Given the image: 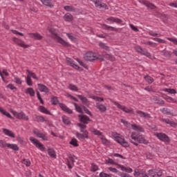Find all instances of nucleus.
<instances>
[{
	"label": "nucleus",
	"mask_w": 177,
	"mask_h": 177,
	"mask_svg": "<svg viewBox=\"0 0 177 177\" xmlns=\"http://www.w3.org/2000/svg\"><path fill=\"white\" fill-rule=\"evenodd\" d=\"M48 30L52 35L53 39H55V41H57V42L61 44L62 46H65L66 48H68V46H70L68 42L64 41L63 38L59 37V35L57 34V30L55 29L54 28H48Z\"/></svg>",
	"instance_id": "obj_1"
},
{
	"label": "nucleus",
	"mask_w": 177,
	"mask_h": 177,
	"mask_svg": "<svg viewBox=\"0 0 177 177\" xmlns=\"http://www.w3.org/2000/svg\"><path fill=\"white\" fill-rule=\"evenodd\" d=\"M30 140L36 147H37V149H40L41 151H45V150H46L44 145L40 143L39 140H37L34 137H30Z\"/></svg>",
	"instance_id": "obj_2"
},
{
	"label": "nucleus",
	"mask_w": 177,
	"mask_h": 177,
	"mask_svg": "<svg viewBox=\"0 0 177 177\" xmlns=\"http://www.w3.org/2000/svg\"><path fill=\"white\" fill-rule=\"evenodd\" d=\"M155 136H156L159 140H161V142H164L165 143H170L171 142L169 137L164 133H157L155 134Z\"/></svg>",
	"instance_id": "obj_3"
},
{
	"label": "nucleus",
	"mask_w": 177,
	"mask_h": 177,
	"mask_svg": "<svg viewBox=\"0 0 177 177\" xmlns=\"http://www.w3.org/2000/svg\"><path fill=\"white\" fill-rule=\"evenodd\" d=\"M84 60L86 62H95L96 60V54L93 53V52H87L86 53L84 57Z\"/></svg>",
	"instance_id": "obj_4"
},
{
	"label": "nucleus",
	"mask_w": 177,
	"mask_h": 177,
	"mask_svg": "<svg viewBox=\"0 0 177 177\" xmlns=\"http://www.w3.org/2000/svg\"><path fill=\"white\" fill-rule=\"evenodd\" d=\"M83 133L77 132L76 133V137L79 140H85V139H88L89 136H88V131L85 130L84 131H82Z\"/></svg>",
	"instance_id": "obj_5"
},
{
	"label": "nucleus",
	"mask_w": 177,
	"mask_h": 177,
	"mask_svg": "<svg viewBox=\"0 0 177 177\" xmlns=\"http://www.w3.org/2000/svg\"><path fill=\"white\" fill-rule=\"evenodd\" d=\"M33 133L35 135L37 138H39L40 139H42L43 140H48V137L41 131L38 130V129H35L33 130Z\"/></svg>",
	"instance_id": "obj_6"
},
{
	"label": "nucleus",
	"mask_w": 177,
	"mask_h": 177,
	"mask_svg": "<svg viewBox=\"0 0 177 177\" xmlns=\"http://www.w3.org/2000/svg\"><path fill=\"white\" fill-rule=\"evenodd\" d=\"M78 117L80 118V122L84 125L88 124V121H92V120H91V118H89V117H88L86 115H79Z\"/></svg>",
	"instance_id": "obj_7"
},
{
	"label": "nucleus",
	"mask_w": 177,
	"mask_h": 177,
	"mask_svg": "<svg viewBox=\"0 0 177 177\" xmlns=\"http://www.w3.org/2000/svg\"><path fill=\"white\" fill-rule=\"evenodd\" d=\"M113 104H114L115 106H117L118 109H120V110H122L124 113H127V114H129V113H131V111H132L131 110H130L129 109H128L125 106L121 105L120 103H118L117 102H113Z\"/></svg>",
	"instance_id": "obj_8"
},
{
	"label": "nucleus",
	"mask_w": 177,
	"mask_h": 177,
	"mask_svg": "<svg viewBox=\"0 0 177 177\" xmlns=\"http://www.w3.org/2000/svg\"><path fill=\"white\" fill-rule=\"evenodd\" d=\"M134 176L136 177H149L147 176V173H146V170H138L135 169L134 171Z\"/></svg>",
	"instance_id": "obj_9"
},
{
	"label": "nucleus",
	"mask_w": 177,
	"mask_h": 177,
	"mask_svg": "<svg viewBox=\"0 0 177 177\" xmlns=\"http://www.w3.org/2000/svg\"><path fill=\"white\" fill-rule=\"evenodd\" d=\"M115 140L119 145H121L123 147H129V143L125 140L124 138L118 137L115 138Z\"/></svg>",
	"instance_id": "obj_10"
},
{
	"label": "nucleus",
	"mask_w": 177,
	"mask_h": 177,
	"mask_svg": "<svg viewBox=\"0 0 177 177\" xmlns=\"http://www.w3.org/2000/svg\"><path fill=\"white\" fill-rule=\"evenodd\" d=\"M12 39L15 44H17L19 45V46H21V48H24V49L30 47L29 45L24 44V41H23L16 37H14Z\"/></svg>",
	"instance_id": "obj_11"
},
{
	"label": "nucleus",
	"mask_w": 177,
	"mask_h": 177,
	"mask_svg": "<svg viewBox=\"0 0 177 177\" xmlns=\"http://www.w3.org/2000/svg\"><path fill=\"white\" fill-rule=\"evenodd\" d=\"M95 4V8H99V9H102V8H106V3H102V0H91Z\"/></svg>",
	"instance_id": "obj_12"
},
{
	"label": "nucleus",
	"mask_w": 177,
	"mask_h": 177,
	"mask_svg": "<svg viewBox=\"0 0 177 177\" xmlns=\"http://www.w3.org/2000/svg\"><path fill=\"white\" fill-rule=\"evenodd\" d=\"M162 122H165V124H168L170 125V127H172L173 128H177V123L167 118V119H162Z\"/></svg>",
	"instance_id": "obj_13"
},
{
	"label": "nucleus",
	"mask_w": 177,
	"mask_h": 177,
	"mask_svg": "<svg viewBox=\"0 0 177 177\" xmlns=\"http://www.w3.org/2000/svg\"><path fill=\"white\" fill-rule=\"evenodd\" d=\"M38 89L40 92H44V93H49V88L45 86V84H38Z\"/></svg>",
	"instance_id": "obj_14"
},
{
	"label": "nucleus",
	"mask_w": 177,
	"mask_h": 177,
	"mask_svg": "<svg viewBox=\"0 0 177 177\" xmlns=\"http://www.w3.org/2000/svg\"><path fill=\"white\" fill-rule=\"evenodd\" d=\"M60 109L63 110V111H65L66 113H68V114H73V110L70 109L67 107V106L63 103H59Z\"/></svg>",
	"instance_id": "obj_15"
},
{
	"label": "nucleus",
	"mask_w": 177,
	"mask_h": 177,
	"mask_svg": "<svg viewBox=\"0 0 177 177\" xmlns=\"http://www.w3.org/2000/svg\"><path fill=\"white\" fill-rule=\"evenodd\" d=\"M95 107L101 112L106 113L107 111V107L102 104L96 103Z\"/></svg>",
	"instance_id": "obj_16"
},
{
	"label": "nucleus",
	"mask_w": 177,
	"mask_h": 177,
	"mask_svg": "<svg viewBox=\"0 0 177 177\" xmlns=\"http://www.w3.org/2000/svg\"><path fill=\"white\" fill-rule=\"evenodd\" d=\"M117 168H120L121 171H124V172H127V174H131V172H133V170L131 167H125V166L122 165H118Z\"/></svg>",
	"instance_id": "obj_17"
},
{
	"label": "nucleus",
	"mask_w": 177,
	"mask_h": 177,
	"mask_svg": "<svg viewBox=\"0 0 177 177\" xmlns=\"http://www.w3.org/2000/svg\"><path fill=\"white\" fill-rule=\"evenodd\" d=\"M102 56L106 59V60H110L111 62H114V60H115V57H114L111 54L107 53V52H104L102 53Z\"/></svg>",
	"instance_id": "obj_18"
},
{
	"label": "nucleus",
	"mask_w": 177,
	"mask_h": 177,
	"mask_svg": "<svg viewBox=\"0 0 177 177\" xmlns=\"http://www.w3.org/2000/svg\"><path fill=\"white\" fill-rule=\"evenodd\" d=\"M3 133L6 136H10V138H15V133L8 129H2Z\"/></svg>",
	"instance_id": "obj_19"
},
{
	"label": "nucleus",
	"mask_w": 177,
	"mask_h": 177,
	"mask_svg": "<svg viewBox=\"0 0 177 177\" xmlns=\"http://www.w3.org/2000/svg\"><path fill=\"white\" fill-rule=\"evenodd\" d=\"M39 111L41 113H43L44 114H48V115H52V113L50 111L48 110L45 106H39L38 108Z\"/></svg>",
	"instance_id": "obj_20"
},
{
	"label": "nucleus",
	"mask_w": 177,
	"mask_h": 177,
	"mask_svg": "<svg viewBox=\"0 0 177 177\" xmlns=\"http://www.w3.org/2000/svg\"><path fill=\"white\" fill-rule=\"evenodd\" d=\"M7 147L8 149H11L12 150H14V151H19L20 150V148L16 144L8 143L7 144Z\"/></svg>",
	"instance_id": "obj_21"
},
{
	"label": "nucleus",
	"mask_w": 177,
	"mask_h": 177,
	"mask_svg": "<svg viewBox=\"0 0 177 177\" xmlns=\"http://www.w3.org/2000/svg\"><path fill=\"white\" fill-rule=\"evenodd\" d=\"M153 100L156 103V104H165V102L162 99L160 98V97L153 96Z\"/></svg>",
	"instance_id": "obj_22"
},
{
	"label": "nucleus",
	"mask_w": 177,
	"mask_h": 177,
	"mask_svg": "<svg viewBox=\"0 0 177 177\" xmlns=\"http://www.w3.org/2000/svg\"><path fill=\"white\" fill-rule=\"evenodd\" d=\"M138 142L143 145H149V140H146L144 137L142 136H138Z\"/></svg>",
	"instance_id": "obj_23"
},
{
	"label": "nucleus",
	"mask_w": 177,
	"mask_h": 177,
	"mask_svg": "<svg viewBox=\"0 0 177 177\" xmlns=\"http://www.w3.org/2000/svg\"><path fill=\"white\" fill-rule=\"evenodd\" d=\"M18 120H24V121H28V116L26 115V113L24 112L21 111L18 113V118H17Z\"/></svg>",
	"instance_id": "obj_24"
},
{
	"label": "nucleus",
	"mask_w": 177,
	"mask_h": 177,
	"mask_svg": "<svg viewBox=\"0 0 177 177\" xmlns=\"http://www.w3.org/2000/svg\"><path fill=\"white\" fill-rule=\"evenodd\" d=\"M77 97H79L80 99L82 104H84L85 106H87V104L89 103L88 98H86V97H84L82 95H77Z\"/></svg>",
	"instance_id": "obj_25"
},
{
	"label": "nucleus",
	"mask_w": 177,
	"mask_h": 177,
	"mask_svg": "<svg viewBox=\"0 0 177 177\" xmlns=\"http://www.w3.org/2000/svg\"><path fill=\"white\" fill-rule=\"evenodd\" d=\"M137 114H139L140 117H144V118H151L150 114L145 113L142 111H136Z\"/></svg>",
	"instance_id": "obj_26"
},
{
	"label": "nucleus",
	"mask_w": 177,
	"mask_h": 177,
	"mask_svg": "<svg viewBox=\"0 0 177 177\" xmlns=\"http://www.w3.org/2000/svg\"><path fill=\"white\" fill-rule=\"evenodd\" d=\"M48 154L51 158H56V151L55 149L50 148L48 149Z\"/></svg>",
	"instance_id": "obj_27"
},
{
	"label": "nucleus",
	"mask_w": 177,
	"mask_h": 177,
	"mask_svg": "<svg viewBox=\"0 0 177 177\" xmlns=\"http://www.w3.org/2000/svg\"><path fill=\"white\" fill-rule=\"evenodd\" d=\"M45 6H48V8H53V4H52V0H40Z\"/></svg>",
	"instance_id": "obj_28"
},
{
	"label": "nucleus",
	"mask_w": 177,
	"mask_h": 177,
	"mask_svg": "<svg viewBox=\"0 0 177 177\" xmlns=\"http://www.w3.org/2000/svg\"><path fill=\"white\" fill-rule=\"evenodd\" d=\"M144 5H145V6H147L150 10L156 9V6L151 3H149V1H144Z\"/></svg>",
	"instance_id": "obj_29"
},
{
	"label": "nucleus",
	"mask_w": 177,
	"mask_h": 177,
	"mask_svg": "<svg viewBox=\"0 0 177 177\" xmlns=\"http://www.w3.org/2000/svg\"><path fill=\"white\" fill-rule=\"evenodd\" d=\"M30 35H32V38H34V39H38L39 41H40L43 38L42 35H41L38 32L30 33Z\"/></svg>",
	"instance_id": "obj_30"
},
{
	"label": "nucleus",
	"mask_w": 177,
	"mask_h": 177,
	"mask_svg": "<svg viewBox=\"0 0 177 177\" xmlns=\"http://www.w3.org/2000/svg\"><path fill=\"white\" fill-rule=\"evenodd\" d=\"M103 27L104 28V30H110L111 31H115V32H117V31H118V29H117V28L113 27V26H110L109 25L106 24H102Z\"/></svg>",
	"instance_id": "obj_31"
},
{
	"label": "nucleus",
	"mask_w": 177,
	"mask_h": 177,
	"mask_svg": "<svg viewBox=\"0 0 177 177\" xmlns=\"http://www.w3.org/2000/svg\"><path fill=\"white\" fill-rule=\"evenodd\" d=\"M25 93L30 95V96H35V91L32 88H28L26 90Z\"/></svg>",
	"instance_id": "obj_32"
},
{
	"label": "nucleus",
	"mask_w": 177,
	"mask_h": 177,
	"mask_svg": "<svg viewBox=\"0 0 177 177\" xmlns=\"http://www.w3.org/2000/svg\"><path fill=\"white\" fill-rule=\"evenodd\" d=\"M62 122L65 124V125H70L71 124V122L70 121V118L64 115L62 117Z\"/></svg>",
	"instance_id": "obj_33"
},
{
	"label": "nucleus",
	"mask_w": 177,
	"mask_h": 177,
	"mask_svg": "<svg viewBox=\"0 0 177 177\" xmlns=\"http://www.w3.org/2000/svg\"><path fill=\"white\" fill-rule=\"evenodd\" d=\"M35 117L37 122H45V121H46V120H45V118H44V116L35 115Z\"/></svg>",
	"instance_id": "obj_34"
},
{
	"label": "nucleus",
	"mask_w": 177,
	"mask_h": 177,
	"mask_svg": "<svg viewBox=\"0 0 177 177\" xmlns=\"http://www.w3.org/2000/svg\"><path fill=\"white\" fill-rule=\"evenodd\" d=\"M65 21H73V15L71 14L67 13L64 16Z\"/></svg>",
	"instance_id": "obj_35"
},
{
	"label": "nucleus",
	"mask_w": 177,
	"mask_h": 177,
	"mask_svg": "<svg viewBox=\"0 0 177 177\" xmlns=\"http://www.w3.org/2000/svg\"><path fill=\"white\" fill-rule=\"evenodd\" d=\"M26 72L28 73V75H30V77H32V78H33L34 80H36L37 81H38L39 80L38 78V77H37V75H35V73L31 72L30 70L27 69Z\"/></svg>",
	"instance_id": "obj_36"
},
{
	"label": "nucleus",
	"mask_w": 177,
	"mask_h": 177,
	"mask_svg": "<svg viewBox=\"0 0 177 177\" xmlns=\"http://www.w3.org/2000/svg\"><path fill=\"white\" fill-rule=\"evenodd\" d=\"M52 104H53L54 106H56L57 104H59V98H57V97H52L51 100H50Z\"/></svg>",
	"instance_id": "obj_37"
},
{
	"label": "nucleus",
	"mask_w": 177,
	"mask_h": 177,
	"mask_svg": "<svg viewBox=\"0 0 177 177\" xmlns=\"http://www.w3.org/2000/svg\"><path fill=\"white\" fill-rule=\"evenodd\" d=\"M160 111L166 115H171V110H169L168 108H163L160 110Z\"/></svg>",
	"instance_id": "obj_38"
},
{
	"label": "nucleus",
	"mask_w": 177,
	"mask_h": 177,
	"mask_svg": "<svg viewBox=\"0 0 177 177\" xmlns=\"http://www.w3.org/2000/svg\"><path fill=\"white\" fill-rule=\"evenodd\" d=\"M69 144H71L74 147H78V146H80L78 145V141L75 138H72V140L70 141Z\"/></svg>",
	"instance_id": "obj_39"
},
{
	"label": "nucleus",
	"mask_w": 177,
	"mask_h": 177,
	"mask_svg": "<svg viewBox=\"0 0 177 177\" xmlns=\"http://www.w3.org/2000/svg\"><path fill=\"white\" fill-rule=\"evenodd\" d=\"M105 164H111L112 165H117V167H118V165H120V164L116 163L111 158H109L108 160H105Z\"/></svg>",
	"instance_id": "obj_40"
},
{
	"label": "nucleus",
	"mask_w": 177,
	"mask_h": 177,
	"mask_svg": "<svg viewBox=\"0 0 177 177\" xmlns=\"http://www.w3.org/2000/svg\"><path fill=\"white\" fill-rule=\"evenodd\" d=\"M100 48H102V49H104V50H110V47H109L106 44L104 43H100L99 44Z\"/></svg>",
	"instance_id": "obj_41"
},
{
	"label": "nucleus",
	"mask_w": 177,
	"mask_h": 177,
	"mask_svg": "<svg viewBox=\"0 0 177 177\" xmlns=\"http://www.w3.org/2000/svg\"><path fill=\"white\" fill-rule=\"evenodd\" d=\"M26 84L28 86H32V80H31V76L28 75L26 77Z\"/></svg>",
	"instance_id": "obj_42"
},
{
	"label": "nucleus",
	"mask_w": 177,
	"mask_h": 177,
	"mask_svg": "<svg viewBox=\"0 0 177 177\" xmlns=\"http://www.w3.org/2000/svg\"><path fill=\"white\" fill-rule=\"evenodd\" d=\"M64 10L67 12H75V8L71 6H64Z\"/></svg>",
	"instance_id": "obj_43"
},
{
	"label": "nucleus",
	"mask_w": 177,
	"mask_h": 177,
	"mask_svg": "<svg viewBox=\"0 0 177 177\" xmlns=\"http://www.w3.org/2000/svg\"><path fill=\"white\" fill-rule=\"evenodd\" d=\"M77 125L79 127V128H80V132H85L84 129H86V124H84L82 123H77Z\"/></svg>",
	"instance_id": "obj_44"
},
{
	"label": "nucleus",
	"mask_w": 177,
	"mask_h": 177,
	"mask_svg": "<svg viewBox=\"0 0 177 177\" xmlns=\"http://www.w3.org/2000/svg\"><path fill=\"white\" fill-rule=\"evenodd\" d=\"M163 55L165 57H167L168 59H171L172 57V53H171V51L165 50Z\"/></svg>",
	"instance_id": "obj_45"
},
{
	"label": "nucleus",
	"mask_w": 177,
	"mask_h": 177,
	"mask_svg": "<svg viewBox=\"0 0 177 177\" xmlns=\"http://www.w3.org/2000/svg\"><path fill=\"white\" fill-rule=\"evenodd\" d=\"M145 80L148 82L149 84H153L154 82V79H153L149 75L145 76Z\"/></svg>",
	"instance_id": "obj_46"
},
{
	"label": "nucleus",
	"mask_w": 177,
	"mask_h": 177,
	"mask_svg": "<svg viewBox=\"0 0 177 177\" xmlns=\"http://www.w3.org/2000/svg\"><path fill=\"white\" fill-rule=\"evenodd\" d=\"M70 66L71 67H73V68H75L76 70H79V71H83L84 69L81 68L78 65L74 64V62L70 63Z\"/></svg>",
	"instance_id": "obj_47"
},
{
	"label": "nucleus",
	"mask_w": 177,
	"mask_h": 177,
	"mask_svg": "<svg viewBox=\"0 0 177 177\" xmlns=\"http://www.w3.org/2000/svg\"><path fill=\"white\" fill-rule=\"evenodd\" d=\"M82 107L86 114H88V115H90V117H93V115L92 114V113H91V111H89V109H88V108H86L85 106H83Z\"/></svg>",
	"instance_id": "obj_48"
},
{
	"label": "nucleus",
	"mask_w": 177,
	"mask_h": 177,
	"mask_svg": "<svg viewBox=\"0 0 177 177\" xmlns=\"http://www.w3.org/2000/svg\"><path fill=\"white\" fill-rule=\"evenodd\" d=\"M73 104H74L75 110H76V111H77V113H82V108H81V106H78L77 104V103H75V102H73Z\"/></svg>",
	"instance_id": "obj_49"
},
{
	"label": "nucleus",
	"mask_w": 177,
	"mask_h": 177,
	"mask_svg": "<svg viewBox=\"0 0 177 177\" xmlns=\"http://www.w3.org/2000/svg\"><path fill=\"white\" fill-rule=\"evenodd\" d=\"M8 147V143H6V141H4L3 140H0V147L1 149H5V147Z\"/></svg>",
	"instance_id": "obj_50"
},
{
	"label": "nucleus",
	"mask_w": 177,
	"mask_h": 177,
	"mask_svg": "<svg viewBox=\"0 0 177 177\" xmlns=\"http://www.w3.org/2000/svg\"><path fill=\"white\" fill-rule=\"evenodd\" d=\"M69 89L71 91H75V92H78V87L74 84H69Z\"/></svg>",
	"instance_id": "obj_51"
},
{
	"label": "nucleus",
	"mask_w": 177,
	"mask_h": 177,
	"mask_svg": "<svg viewBox=\"0 0 177 177\" xmlns=\"http://www.w3.org/2000/svg\"><path fill=\"white\" fill-rule=\"evenodd\" d=\"M74 157H75V156H69L68 159V163L72 164V165H74V162H75L74 160Z\"/></svg>",
	"instance_id": "obj_52"
},
{
	"label": "nucleus",
	"mask_w": 177,
	"mask_h": 177,
	"mask_svg": "<svg viewBox=\"0 0 177 177\" xmlns=\"http://www.w3.org/2000/svg\"><path fill=\"white\" fill-rule=\"evenodd\" d=\"M141 55H143L144 56H147V57H150V56H151V55L150 54V53L145 50H142L141 53H140Z\"/></svg>",
	"instance_id": "obj_53"
},
{
	"label": "nucleus",
	"mask_w": 177,
	"mask_h": 177,
	"mask_svg": "<svg viewBox=\"0 0 177 177\" xmlns=\"http://www.w3.org/2000/svg\"><path fill=\"white\" fill-rule=\"evenodd\" d=\"M148 34L151 37H161V34L154 33L153 30H150Z\"/></svg>",
	"instance_id": "obj_54"
},
{
	"label": "nucleus",
	"mask_w": 177,
	"mask_h": 177,
	"mask_svg": "<svg viewBox=\"0 0 177 177\" xmlns=\"http://www.w3.org/2000/svg\"><path fill=\"white\" fill-rule=\"evenodd\" d=\"M92 99H93L96 102H103L104 100L103 97H97V96H93Z\"/></svg>",
	"instance_id": "obj_55"
},
{
	"label": "nucleus",
	"mask_w": 177,
	"mask_h": 177,
	"mask_svg": "<svg viewBox=\"0 0 177 177\" xmlns=\"http://www.w3.org/2000/svg\"><path fill=\"white\" fill-rule=\"evenodd\" d=\"M23 164H24L26 167H30L31 165V162L28 159H23Z\"/></svg>",
	"instance_id": "obj_56"
},
{
	"label": "nucleus",
	"mask_w": 177,
	"mask_h": 177,
	"mask_svg": "<svg viewBox=\"0 0 177 177\" xmlns=\"http://www.w3.org/2000/svg\"><path fill=\"white\" fill-rule=\"evenodd\" d=\"M100 139H101L103 145H107L110 143L109 142V140H107V138H104V136H102Z\"/></svg>",
	"instance_id": "obj_57"
},
{
	"label": "nucleus",
	"mask_w": 177,
	"mask_h": 177,
	"mask_svg": "<svg viewBox=\"0 0 177 177\" xmlns=\"http://www.w3.org/2000/svg\"><path fill=\"white\" fill-rule=\"evenodd\" d=\"M131 128L132 129H133L134 131H142L141 127L136 125V124H131Z\"/></svg>",
	"instance_id": "obj_58"
},
{
	"label": "nucleus",
	"mask_w": 177,
	"mask_h": 177,
	"mask_svg": "<svg viewBox=\"0 0 177 177\" xmlns=\"http://www.w3.org/2000/svg\"><path fill=\"white\" fill-rule=\"evenodd\" d=\"M153 41H156V42H158L159 44H165V40L155 37L153 39Z\"/></svg>",
	"instance_id": "obj_59"
},
{
	"label": "nucleus",
	"mask_w": 177,
	"mask_h": 177,
	"mask_svg": "<svg viewBox=\"0 0 177 177\" xmlns=\"http://www.w3.org/2000/svg\"><path fill=\"white\" fill-rule=\"evenodd\" d=\"M129 27L130 28H131V30H133V31H135L136 32H138L139 31V29L138 28V27L133 26V24H129Z\"/></svg>",
	"instance_id": "obj_60"
},
{
	"label": "nucleus",
	"mask_w": 177,
	"mask_h": 177,
	"mask_svg": "<svg viewBox=\"0 0 177 177\" xmlns=\"http://www.w3.org/2000/svg\"><path fill=\"white\" fill-rule=\"evenodd\" d=\"M165 92H168L169 93L175 94L176 93V90L174 88H166Z\"/></svg>",
	"instance_id": "obj_61"
},
{
	"label": "nucleus",
	"mask_w": 177,
	"mask_h": 177,
	"mask_svg": "<svg viewBox=\"0 0 177 177\" xmlns=\"http://www.w3.org/2000/svg\"><path fill=\"white\" fill-rule=\"evenodd\" d=\"M92 132L94 135H97V136H102V132L100 131L93 129Z\"/></svg>",
	"instance_id": "obj_62"
},
{
	"label": "nucleus",
	"mask_w": 177,
	"mask_h": 177,
	"mask_svg": "<svg viewBox=\"0 0 177 177\" xmlns=\"http://www.w3.org/2000/svg\"><path fill=\"white\" fill-rule=\"evenodd\" d=\"M6 88H8L11 91H13L14 89L17 90V88L12 84H9L8 85H7Z\"/></svg>",
	"instance_id": "obj_63"
},
{
	"label": "nucleus",
	"mask_w": 177,
	"mask_h": 177,
	"mask_svg": "<svg viewBox=\"0 0 177 177\" xmlns=\"http://www.w3.org/2000/svg\"><path fill=\"white\" fill-rule=\"evenodd\" d=\"M100 177H111V174H108L104 172L100 173Z\"/></svg>",
	"instance_id": "obj_64"
}]
</instances>
